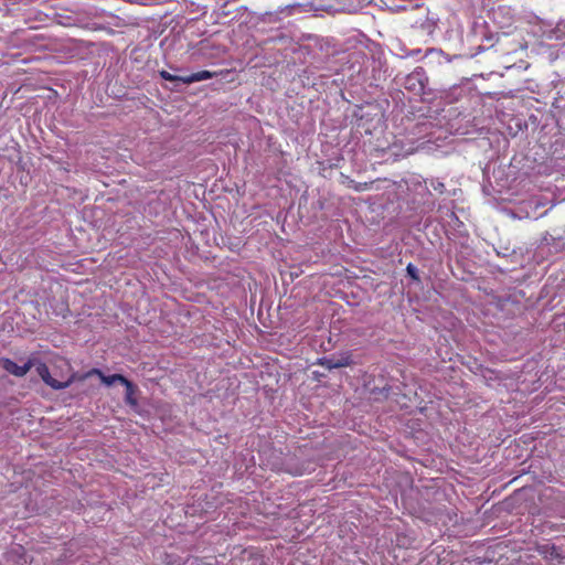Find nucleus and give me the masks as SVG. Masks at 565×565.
<instances>
[{"mask_svg":"<svg viewBox=\"0 0 565 565\" xmlns=\"http://www.w3.org/2000/svg\"><path fill=\"white\" fill-rule=\"evenodd\" d=\"M30 362L33 363V367H35L36 373L39 374L41 380L53 390L67 388L74 381V375L70 376L66 381H58V380L52 377L46 363L40 361L35 356V354L30 355Z\"/></svg>","mask_w":565,"mask_h":565,"instance_id":"f257e3e1","label":"nucleus"},{"mask_svg":"<svg viewBox=\"0 0 565 565\" xmlns=\"http://www.w3.org/2000/svg\"><path fill=\"white\" fill-rule=\"evenodd\" d=\"M347 0H310L307 2L312 11L335 12L344 8Z\"/></svg>","mask_w":565,"mask_h":565,"instance_id":"f03ea898","label":"nucleus"},{"mask_svg":"<svg viewBox=\"0 0 565 565\" xmlns=\"http://www.w3.org/2000/svg\"><path fill=\"white\" fill-rule=\"evenodd\" d=\"M0 363L4 371L17 377H23L33 367V363L30 362V358L23 365H18L14 361L8 358L1 359Z\"/></svg>","mask_w":565,"mask_h":565,"instance_id":"7ed1b4c3","label":"nucleus"},{"mask_svg":"<svg viewBox=\"0 0 565 565\" xmlns=\"http://www.w3.org/2000/svg\"><path fill=\"white\" fill-rule=\"evenodd\" d=\"M90 374H96L99 376L100 381L107 385V386H110L113 385L114 383L118 382L120 384L124 385V383L128 380L127 377H125L124 375L121 374H113V375H105L100 370L98 369H93L90 371Z\"/></svg>","mask_w":565,"mask_h":565,"instance_id":"20e7f679","label":"nucleus"},{"mask_svg":"<svg viewBox=\"0 0 565 565\" xmlns=\"http://www.w3.org/2000/svg\"><path fill=\"white\" fill-rule=\"evenodd\" d=\"M215 75H216V73H213L210 71H199V72H195V73L184 76L183 84L189 85V84H192L195 82L210 79V78L214 77Z\"/></svg>","mask_w":565,"mask_h":565,"instance_id":"39448f33","label":"nucleus"},{"mask_svg":"<svg viewBox=\"0 0 565 565\" xmlns=\"http://www.w3.org/2000/svg\"><path fill=\"white\" fill-rule=\"evenodd\" d=\"M353 364V359L351 354H345L340 358H332L327 361V366L329 369H340L350 366Z\"/></svg>","mask_w":565,"mask_h":565,"instance_id":"423d86ee","label":"nucleus"},{"mask_svg":"<svg viewBox=\"0 0 565 565\" xmlns=\"http://www.w3.org/2000/svg\"><path fill=\"white\" fill-rule=\"evenodd\" d=\"M124 386L126 387L125 402L128 405H130L131 407H136L138 405V401L136 398V393H137L136 385L131 381L127 380L124 383Z\"/></svg>","mask_w":565,"mask_h":565,"instance_id":"0eeeda50","label":"nucleus"},{"mask_svg":"<svg viewBox=\"0 0 565 565\" xmlns=\"http://www.w3.org/2000/svg\"><path fill=\"white\" fill-rule=\"evenodd\" d=\"M416 82L418 83L419 90H423L424 85H423V83L419 79V73L418 72H414V73H412V74H409L407 76V78H406V88H408V89L415 88Z\"/></svg>","mask_w":565,"mask_h":565,"instance_id":"6e6552de","label":"nucleus"},{"mask_svg":"<svg viewBox=\"0 0 565 565\" xmlns=\"http://www.w3.org/2000/svg\"><path fill=\"white\" fill-rule=\"evenodd\" d=\"M159 75L162 79L164 81H170V82H180V83H183V78L184 76H178V75H173L171 73H169L168 71L166 70H162L159 72Z\"/></svg>","mask_w":565,"mask_h":565,"instance_id":"1a4fd4ad","label":"nucleus"},{"mask_svg":"<svg viewBox=\"0 0 565 565\" xmlns=\"http://www.w3.org/2000/svg\"><path fill=\"white\" fill-rule=\"evenodd\" d=\"M428 183H429V186H430L434 191L438 192L439 194H443V193L446 191V185H445V183H444V182H441V181H439L438 179H434V178H433V179H430V180H429V182H428Z\"/></svg>","mask_w":565,"mask_h":565,"instance_id":"9d476101","label":"nucleus"},{"mask_svg":"<svg viewBox=\"0 0 565 565\" xmlns=\"http://www.w3.org/2000/svg\"><path fill=\"white\" fill-rule=\"evenodd\" d=\"M373 182H353L351 186L356 192H363L371 189Z\"/></svg>","mask_w":565,"mask_h":565,"instance_id":"9b49d317","label":"nucleus"},{"mask_svg":"<svg viewBox=\"0 0 565 565\" xmlns=\"http://www.w3.org/2000/svg\"><path fill=\"white\" fill-rule=\"evenodd\" d=\"M407 275L415 281H419V275L417 268L413 264H408L406 267Z\"/></svg>","mask_w":565,"mask_h":565,"instance_id":"f8f14e48","label":"nucleus"},{"mask_svg":"<svg viewBox=\"0 0 565 565\" xmlns=\"http://www.w3.org/2000/svg\"><path fill=\"white\" fill-rule=\"evenodd\" d=\"M55 359H56V360L62 361L66 366H68V367H70V363H68V361H67V360H65L64 358H62V356H60V355H55Z\"/></svg>","mask_w":565,"mask_h":565,"instance_id":"ddd939ff","label":"nucleus"},{"mask_svg":"<svg viewBox=\"0 0 565 565\" xmlns=\"http://www.w3.org/2000/svg\"><path fill=\"white\" fill-rule=\"evenodd\" d=\"M521 491H522V489H516V490H514L513 494H520Z\"/></svg>","mask_w":565,"mask_h":565,"instance_id":"4468645a","label":"nucleus"}]
</instances>
